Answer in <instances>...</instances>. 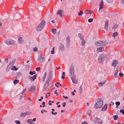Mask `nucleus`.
I'll return each mask as SVG.
<instances>
[{
    "label": "nucleus",
    "mask_w": 124,
    "mask_h": 124,
    "mask_svg": "<svg viewBox=\"0 0 124 124\" xmlns=\"http://www.w3.org/2000/svg\"><path fill=\"white\" fill-rule=\"evenodd\" d=\"M103 106V101L101 99L99 98L96 101L95 105H94V108H95V109H100Z\"/></svg>",
    "instance_id": "obj_1"
},
{
    "label": "nucleus",
    "mask_w": 124,
    "mask_h": 124,
    "mask_svg": "<svg viewBox=\"0 0 124 124\" xmlns=\"http://www.w3.org/2000/svg\"><path fill=\"white\" fill-rule=\"evenodd\" d=\"M45 24H46L45 20H42L37 26L36 31H41L43 30V28L45 26Z\"/></svg>",
    "instance_id": "obj_2"
},
{
    "label": "nucleus",
    "mask_w": 124,
    "mask_h": 124,
    "mask_svg": "<svg viewBox=\"0 0 124 124\" xmlns=\"http://www.w3.org/2000/svg\"><path fill=\"white\" fill-rule=\"evenodd\" d=\"M108 43L106 41H98L94 43V45L96 47H100V46L107 45Z\"/></svg>",
    "instance_id": "obj_3"
},
{
    "label": "nucleus",
    "mask_w": 124,
    "mask_h": 124,
    "mask_svg": "<svg viewBox=\"0 0 124 124\" xmlns=\"http://www.w3.org/2000/svg\"><path fill=\"white\" fill-rule=\"evenodd\" d=\"M50 79H51V76H48L46 79V83L44 86V91H46V90L49 89V86H50Z\"/></svg>",
    "instance_id": "obj_4"
},
{
    "label": "nucleus",
    "mask_w": 124,
    "mask_h": 124,
    "mask_svg": "<svg viewBox=\"0 0 124 124\" xmlns=\"http://www.w3.org/2000/svg\"><path fill=\"white\" fill-rule=\"evenodd\" d=\"M5 43L7 45H16V41L12 39H8L5 41Z\"/></svg>",
    "instance_id": "obj_5"
},
{
    "label": "nucleus",
    "mask_w": 124,
    "mask_h": 124,
    "mask_svg": "<svg viewBox=\"0 0 124 124\" xmlns=\"http://www.w3.org/2000/svg\"><path fill=\"white\" fill-rule=\"evenodd\" d=\"M105 60V55L103 54L100 55L98 58V62L99 63H103Z\"/></svg>",
    "instance_id": "obj_6"
},
{
    "label": "nucleus",
    "mask_w": 124,
    "mask_h": 124,
    "mask_svg": "<svg viewBox=\"0 0 124 124\" xmlns=\"http://www.w3.org/2000/svg\"><path fill=\"white\" fill-rule=\"evenodd\" d=\"M74 76H75V74H74V66L71 65L70 68V77H73Z\"/></svg>",
    "instance_id": "obj_7"
},
{
    "label": "nucleus",
    "mask_w": 124,
    "mask_h": 124,
    "mask_svg": "<svg viewBox=\"0 0 124 124\" xmlns=\"http://www.w3.org/2000/svg\"><path fill=\"white\" fill-rule=\"evenodd\" d=\"M78 36L81 40V45L82 46H84L85 44H86V41L85 40V39H84V36H83V35H82L81 33L78 34Z\"/></svg>",
    "instance_id": "obj_8"
},
{
    "label": "nucleus",
    "mask_w": 124,
    "mask_h": 124,
    "mask_svg": "<svg viewBox=\"0 0 124 124\" xmlns=\"http://www.w3.org/2000/svg\"><path fill=\"white\" fill-rule=\"evenodd\" d=\"M57 15H59L60 17L62 18V17H63V16L64 15V14H63V11L62 10H59L57 11Z\"/></svg>",
    "instance_id": "obj_9"
},
{
    "label": "nucleus",
    "mask_w": 124,
    "mask_h": 124,
    "mask_svg": "<svg viewBox=\"0 0 124 124\" xmlns=\"http://www.w3.org/2000/svg\"><path fill=\"white\" fill-rule=\"evenodd\" d=\"M71 78V80L74 84H77L78 83V81L77 80V79H76V76L71 77L70 78Z\"/></svg>",
    "instance_id": "obj_10"
},
{
    "label": "nucleus",
    "mask_w": 124,
    "mask_h": 124,
    "mask_svg": "<svg viewBox=\"0 0 124 124\" xmlns=\"http://www.w3.org/2000/svg\"><path fill=\"white\" fill-rule=\"evenodd\" d=\"M108 108V105L106 104L104 105V106L101 108V111L102 112H105V111H107V108Z\"/></svg>",
    "instance_id": "obj_11"
},
{
    "label": "nucleus",
    "mask_w": 124,
    "mask_h": 124,
    "mask_svg": "<svg viewBox=\"0 0 124 124\" xmlns=\"http://www.w3.org/2000/svg\"><path fill=\"white\" fill-rule=\"evenodd\" d=\"M36 90L35 86H31L28 89V91H30L31 93H34Z\"/></svg>",
    "instance_id": "obj_12"
},
{
    "label": "nucleus",
    "mask_w": 124,
    "mask_h": 124,
    "mask_svg": "<svg viewBox=\"0 0 124 124\" xmlns=\"http://www.w3.org/2000/svg\"><path fill=\"white\" fill-rule=\"evenodd\" d=\"M24 41H25V40H24V38H23V37H20L19 38H18V43L19 44H23V43H24Z\"/></svg>",
    "instance_id": "obj_13"
},
{
    "label": "nucleus",
    "mask_w": 124,
    "mask_h": 124,
    "mask_svg": "<svg viewBox=\"0 0 124 124\" xmlns=\"http://www.w3.org/2000/svg\"><path fill=\"white\" fill-rule=\"evenodd\" d=\"M118 34L119 33H118V32H114L111 35L112 39H116V37L118 36Z\"/></svg>",
    "instance_id": "obj_14"
},
{
    "label": "nucleus",
    "mask_w": 124,
    "mask_h": 124,
    "mask_svg": "<svg viewBox=\"0 0 124 124\" xmlns=\"http://www.w3.org/2000/svg\"><path fill=\"white\" fill-rule=\"evenodd\" d=\"M104 51V47L103 46L98 47L96 49V52L99 53V52H103Z\"/></svg>",
    "instance_id": "obj_15"
},
{
    "label": "nucleus",
    "mask_w": 124,
    "mask_h": 124,
    "mask_svg": "<svg viewBox=\"0 0 124 124\" xmlns=\"http://www.w3.org/2000/svg\"><path fill=\"white\" fill-rule=\"evenodd\" d=\"M38 62L41 63H42V62H45V59L42 57H40L38 58Z\"/></svg>",
    "instance_id": "obj_16"
},
{
    "label": "nucleus",
    "mask_w": 124,
    "mask_h": 124,
    "mask_svg": "<svg viewBox=\"0 0 124 124\" xmlns=\"http://www.w3.org/2000/svg\"><path fill=\"white\" fill-rule=\"evenodd\" d=\"M118 63H119V62H118V61L114 60L112 63V65L113 66V67H116Z\"/></svg>",
    "instance_id": "obj_17"
},
{
    "label": "nucleus",
    "mask_w": 124,
    "mask_h": 124,
    "mask_svg": "<svg viewBox=\"0 0 124 124\" xmlns=\"http://www.w3.org/2000/svg\"><path fill=\"white\" fill-rule=\"evenodd\" d=\"M109 26V21L108 20H107L105 21V29L106 31H107L108 30V27Z\"/></svg>",
    "instance_id": "obj_18"
},
{
    "label": "nucleus",
    "mask_w": 124,
    "mask_h": 124,
    "mask_svg": "<svg viewBox=\"0 0 124 124\" xmlns=\"http://www.w3.org/2000/svg\"><path fill=\"white\" fill-rule=\"evenodd\" d=\"M28 78L31 81H34V80L36 79V75H34L32 77H29Z\"/></svg>",
    "instance_id": "obj_19"
},
{
    "label": "nucleus",
    "mask_w": 124,
    "mask_h": 124,
    "mask_svg": "<svg viewBox=\"0 0 124 124\" xmlns=\"http://www.w3.org/2000/svg\"><path fill=\"white\" fill-rule=\"evenodd\" d=\"M103 1H101L99 3V10L103 9Z\"/></svg>",
    "instance_id": "obj_20"
},
{
    "label": "nucleus",
    "mask_w": 124,
    "mask_h": 124,
    "mask_svg": "<svg viewBox=\"0 0 124 124\" xmlns=\"http://www.w3.org/2000/svg\"><path fill=\"white\" fill-rule=\"evenodd\" d=\"M46 76H47V72H45L42 78L43 82H45V79L46 78Z\"/></svg>",
    "instance_id": "obj_21"
},
{
    "label": "nucleus",
    "mask_w": 124,
    "mask_h": 124,
    "mask_svg": "<svg viewBox=\"0 0 124 124\" xmlns=\"http://www.w3.org/2000/svg\"><path fill=\"white\" fill-rule=\"evenodd\" d=\"M85 14H90V15L92 14L93 11L86 10L84 12Z\"/></svg>",
    "instance_id": "obj_22"
},
{
    "label": "nucleus",
    "mask_w": 124,
    "mask_h": 124,
    "mask_svg": "<svg viewBox=\"0 0 124 124\" xmlns=\"http://www.w3.org/2000/svg\"><path fill=\"white\" fill-rule=\"evenodd\" d=\"M78 92L80 94H82V93H83V88L82 87V85L80 86Z\"/></svg>",
    "instance_id": "obj_23"
},
{
    "label": "nucleus",
    "mask_w": 124,
    "mask_h": 124,
    "mask_svg": "<svg viewBox=\"0 0 124 124\" xmlns=\"http://www.w3.org/2000/svg\"><path fill=\"white\" fill-rule=\"evenodd\" d=\"M105 83H106L105 81L104 82H100L98 83V87H103L104 85H105Z\"/></svg>",
    "instance_id": "obj_24"
},
{
    "label": "nucleus",
    "mask_w": 124,
    "mask_h": 124,
    "mask_svg": "<svg viewBox=\"0 0 124 124\" xmlns=\"http://www.w3.org/2000/svg\"><path fill=\"white\" fill-rule=\"evenodd\" d=\"M118 25L115 24L113 26L112 29L113 30V31H116V30H118Z\"/></svg>",
    "instance_id": "obj_25"
},
{
    "label": "nucleus",
    "mask_w": 124,
    "mask_h": 124,
    "mask_svg": "<svg viewBox=\"0 0 124 124\" xmlns=\"http://www.w3.org/2000/svg\"><path fill=\"white\" fill-rule=\"evenodd\" d=\"M60 49L62 50V51H63L64 50V46L62 44H61L60 46Z\"/></svg>",
    "instance_id": "obj_26"
},
{
    "label": "nucleus",
    "mask_w": 124,
    "mask_h": 124,
    "mask_svg": "<svg viewBox=\"0 0 124 124\" xmlns=\"http://www.w3.org/2000/svg\"><path fill=\"white\" fill-rule=\"evenodd\" d=\"M12 70L15 71H17V70H18V68L15 66H13L12 68H11Z\"/></svg>",
    "instance_id": "obj_27"
},
{
    "label": "nucleus",
    "mask_w": 124,
    "mask_h": 124,
    "mask_svg": "<svg viewBox=\"0 0 124 124\" xmlns=\"http://www.w3.org/2000/svg\"><path fill=\"white\" fill-rule=\"evenodd\" d=\"M118 73H119V69L115 70V71L114 72L115 77H117V76H118Z\"/></svg>",
    "instance_id": "obj_28"
},
{
    "label": "nucleus",
    "mask_w": 124,
    "mask_h": 124,
    "mask_svg": "<svg viewBox=\"0 0 124 124\" xmlns=\"http://www.w3.org/2000/svg\"><path fill=\"white\" fill-rule=\"evenodd\" d=\"M62 80H64V79H65V72H62Z\"/></svg>",
    "instance_id": "obj_29"
},
{
    "label": "nucleus",
    "mask_w": 124,
    "mask_h": 124,
    "mask_svg": "<svg viewBox=\"0 0 124 124\" xmlns=\"http://www.w3.org/2000/svg\"><path fill=\"white\" fill-rule=\"evenodd\" d=\"M55 86L57 88H60V87H62V84H61L60 82H57L56 84H55Z\"/></svg>",
    "instance_id": "obj_30"
},
{
    "label": "nucleus",
    "mask_w": 124,
    "mask_h": 124,
    "mask_svg": "<svg viewBox=\"0 0 124 124\" xmlns=\"http://www.w3.org/2000/svg\"><path fill=\"white\" fill-rule=\"evenodd\" d=\"M52 112H51V114L52 115H57V114H58V112H54V111H55V109L54 108H52Z\"/></svg>",
    "instance_id": "obj_31"
},
{
    "label": "nucleus",
    "mask_w": 124,
    "mask_h": 124,
    "mask_svg": "<svg viewBox=\"0 0 124 124\" xmlns=\"http://www.w3.org/2000/svg\"><path fill=\"white\" fill-rule=\"evenodd\" d=\"M26 123H27V124H32V120L31 119H28L26 121Z\"/></svg>",
    "instance_id": "obj_32"
},
{
    "label": "nucleus",
    "mask_w": 124,
    "mask_h": 124,
    "mask_svg": "<svg viewBox=\"0 0 124 124\" xmlns=\"http://www.w3.org/2000/svg\"><path fill=\"white\" fill-rule=\"evenodd\" d=\"M51 32H52V33H53L54 34H56L57 33V29H53L51 30Z\"/></svg>",
    "instance_id": "obj_33"
},
{
    "label": "nucleus",
    "mask_w": 124,
    "mask_h": 124,
    "mask_svg": "<svg viewBox=\"0 0 124 124\" xmlns=\"http://www.w3.org/2000/svg\"><path fill=\"white\" fill-rule=\"evenodd\" d=\"M66 41H67V43L70 42V37L69 36H67Z\"/></svg>",
    "instance_id": "obj_34"
},
{
    "label": "nucleus",
    "mask_w": 124,
    "mask_h": 124,
    "mask_svg": "<svg viewBox=\"0 0 124 124\" xmlns=\"http://www.w3.org/2000/svg\"><path fill=\"white\" fill-rule=\"evenodd\" d=\"M20 117L24 118V117H26V112H22L20 114Z\"/></svg>",
    "instance_id": "obj_35"
},
{
    "label": "nucleus",
    "mask_w": 124,
    "mask_h": 124,
    "mask_svg": "<svg viewBox=\"0 0 124 124\" xmlns=\"http://www.w3.org/2000/svg\"><path fill=\"white\" fill-rule=\"evenodd\" d=\"M84 14V12L82 11H80L78 13V16H82Z\"/></svg>",
    "instance_id": "obj_36"
},
{
    "label": "nucleus",
    "mask_w": 124,
    "mask_h": 124,
    "mask_svg": "<svg viewBox=\"0 0 124 124\" xmlns=\"http://www.w3.org/2000/svg\"><path fill=\"white\" fill-rule=\"evenodd\" d=\"M113 118H114V121H117L119 117L118 116V115H114L113 116Z\"/></svg>",
    "instance_id": "obj_37"
},
{
    "label": "nucleus",
    "mask_w": 124,
    "mask_h": 124,
    "mask_svg": "<svg viewBox=\"0 0 124 124\" xmlns=\"http://www.w3.org/2000/svg\"><path fill=\"white\" fill-rule=\"evenodd\" d=\"M96 122H97L98 124H101V121H100V119L98 118L96 119Z\"/></svg>",
    "instance_id": "obj_38"
},
{
    "label": "nucleus",
    "mask_w": 124,
    "mask_h": 124,
    "mask_svg": "<svg viewBox=\"0 0 124 124\" xmlns=\"http://www.w3.org/2000/svg\"><path fill=\"white\" fill-rule=\"evenodd\" d=\"M17 83H19V80L16 79L14 81V84L15 85H16V84H17Z\"/></svg>",
    "instance_id": "obj_39"
},
{
    "label": "nucleus",
    "mask_w": 124,
    "mask_h": 124,
    "mask_svg": "<svg viewBox=\"0 0 124 124\" xmlns=\"http://www.w3.org/2000/svg\"><path fill=\"white\" fill-rule=\"evenodd\" d=\"M107 2H108V3H111V2H113L114 1V0H106Z\"/></svg>",
    "instance_id": "obj_40"
},
{
    "label": "nucleus",
    "mask_w": 124,
    "mask_h": 124,
    "mask_svg": "<svg viewBox=\"0 0 124 124\" xmlns=\"http://www.w3.org/2000/svg\"><path fill=\"white\" fill-rule=\"evenodd\" d=\"M51 53L52 55H54V54H55V47H53L52 48V50L51 51Z\"/></svg>",
    "instance_id": "obj_41"
},
{
    "label": "nucleus",
    "mask_w": 124,
    "mask_h": 124,
    "mask_svg": "<svg viewBox=\"0 0 124 124\" xmlns=\"http://www.w3.org/2000/svg\"><path fill=\"white\" fill-rule=\"evenodd\" d=\"M30 75H34V74H35V71H30Z\"/></svg>",
    "instance_id": "obj_42"
},
{
    "label": "nucleus",
    "mask_w": 124,
    "mask_h": 124,
    "mask_svg": "<svg viewBox=\"0 0 124 124\" xmlns=\"http://www.w3.org/2000/svg\"><path fill=\"white\" fill-rule=\"evenodd\" d=\"M87 115H88V116H90L91 115H92V112L91 111V110H88L87 112Z\"/></svg>",
    "instance_id": "obj_43"
},
{
    "label": "nucleus",
    "mask_w": 124,
    "mask_h": 124,
    "mask_svg": "<svg viewBox=\"0 0 124 124\" xmlns=\"http://www.w3.org/2000/svg\"><path fill=\"white\" fill-rule=\"evenodd\" d=\"M93 18H90L88 19L89 23H93Z\"/></svg>",
    "instance_id": "obj_44"
},
{
    "label": "nucleus",
    "mask_w": 124,
    "mask_h": 124,
    "mask_svg": "<svg viewBox=\"0 0 124 124\" xmlns=\"http://www.w3.org/2000/svg\"><path fill=\"white\" fill-rule=\"evenodd\" d=\"M115 104L116 106H120V105H121V103L120 102H117L115 103Z\"/></svg>",
    "instance_id": "obj_45"
},
{
    "label": "nucleus",
    "mask_w": 124,
    "mask_h": 124,
    "mask_svg": "<svg viewBox=\"0 0 124 124\" xmlns=\"http://www.w3.org/2000/svg\"><path fill=\"white\" fill-rule=\"evenodd\" d=\"M120 113H121L122 114H123V115H124V109H122L120 110Z\"/></svg>",
    "instance_id": "obj_46"
},
{
    "label": "nucleus",
    "mask_w": 124,
    "mask_h": 124,
    "mask_svg": "<svg viewBox=\"0 0 124 124\" xmlns=\"http://www.w3.org/2000/svg\"><path fill=\"white\" fill-rule=\"evenodd\" d=\"M38 50V48H37V47H35L33 48V51L34 52H36Z\"/></svg>",
    "instance_id": "obj_47"
},
{
    "label": "nucleus",
    "mask_w": 124,
    "mask_h": 124,
    "mask_svg": "<svg viewBox=\"0 0 124 124\" xmlns=\"http://www.w3.org/2000/svg\"><path fill=\"white\" fill-rule=\"evenodd\" d=\"M25 114H26V115H31V112H29V111H26V112H25Z\"/></svg>",
    "instance_id": "obj_48"
},
{
    "label": "nucleus",
    "mask_w": 124,
    "mask_h": 124,
    "mask_svg": "<svg viewBox=\"0 0 124 124\" xmlns=\"http://www.w3.org/2000/svg\"><path fill=\"white\" fill-rule=\"evenodd\" d=\"M41 69V68L40 67H38L36 68V71H39Z\"/></svg>",
    "instance_id": "obj_49"
},
{
    "label": "nucleus",
    "mask_w": 124,
    "mask_h": 124,
    "mask_svg": "<svg viewBox=\"0 0 124 124\" xmlns=\"http://www.w3.org/2000/svg\"><path fill=\"white\" fill-rule=\"evenodd\" d=\"M15 123H16V124H21V122L19 121L16 120Z\"/></svg>",
    "instance_id": "obj_50"
},
{
    "label": "nucleus",
    "mask_w": 124,
    "mask_h": 124,
    "mask_svg": "<svg viewBox=\"0 0 124 124\" xmlns=\"http://www.w3.org/2000/svg\"><path fill=\"white\" fill-rule=\"evenodd\" d=\"M120 77H124V74L122 73H120L119 74Z\"/></svg>",
    "instance_id": "obj_51"
},
{
    "label": "nucleus",
    "mask_w": 124,
    "mask_h": 124,
    "mask_svg": "<svg viewBox=\"0 0 124 124\" xmlns=\"http://www.w3.org/2000/svg\"><path fill=\"white\" fill-rule=\"evenodd\" d=\"M13 64H14V63L13 62L12 63V62H10L7 67H8L9 65H13Z\"/></svg>",
    "instance_id": "obj_52"
},
{
    "label": "nucleus",
    "mask_w": 124,
    "mask_h": 124,
    "mask_svg": "<svg viewBox=\"0 0 124 124\" xmlns=\"http://www.w3.org/2000/svg\"><path fill=\"white\" fill-rule=\"evenodd\" d=\"M62 97H63V98H65V99H68V97L65 96V95H63V96H62Z\"/></svg>",
    "instance_id": "obj_53"
},
{
    "label": "nucleus",
    "mask_w": 124,
    "mask_h": 124,
    "mask_svg": "<svg viewBox=\"0 0 124 124\" xmlns=\"http://www.w3.org/2000/svg\"><path fill=\"white\" fill-rule=\"evenodd\" d=\"M114 104H115V102H111L110 104H109V106H111L112 105H114Z\"/></svg>",
    "instance_id": "obj_54"
},
{
    "label": "nucleus",
    "mask_w": 124,
    "mask_h": 124,
    "mask_svg": "<svg viewBox=\"0 0 124 124\" xmlns=\"http://www.w3.org/2000/svg\"><path fill=\"white\" fill-rule=\"evenodd\" d=\"M66 104V102H64V103H62V106L63 107H65V105Z\"/></svg>",
    "instance_id": "obj_55"
},
{
    "label": "nucleus",
    "mask_w": 124,
    "mask_h": 124,
    "mask_svg": "<svg viewBox=\"0 0 124 124\" xmlns=\"http://www.w3.org/2000/svg\"><path fill=\"white\" fill-rule=\"evenodd\" d=\"M5 62L6 63H8V58L5 59Z\"/></svg>",
    "instance_id": "obj_56"
},
{
    "label": "nucleus",
    "mask_w": 124,
    "mask_h": 124,
    "mask_svg": "<svg viewBox=\"0 0 124 124\" xmlns=\"http://www.w3.org/2000/svg\"><path fill=\"white\" fill-rule=\"evenodd\" d=\"M57 92V90H56L54 92V93L55 94H56V95H59V94H58V92Z\"/></svg>",
    "instance_id": "obj_57"
},
{
    "label": "nucleus",
    "mask_w": 124,
    "mask_h": 124,
    "mask_svg": "<svg viewBox=\"0 0 124 124\" xmlns=\"http://www.w3.org/2000/svg\"><path fill=\"white\" fill-rule=\"evenodd\" d=\"M43 107H45V102H43L42 103Z\"/></svg>",
    "instance_id": "obj_58"
},
{
    "label": "nucleus",
    "mask_w": 124,
    "mask_h": 124,
    "mask_svg": "<svg viewBox=\"0 0 124 124\" xmlns=\"http://www.w3.org/2000/svg\"><path fill=\"white\" fill-rule=\"evenodd\" d=\"M21 73L20 72H19L17 74V76H20V75H21Z\"/></svg>",
    "instance_id": "obj_59"
},
{
    "label": "nucleus",
    "mask_w": 124,
    "mask_h": 124,
    "mask_svg": "<svg viewBox=\"0 0 124 124\" xmlns=\"http://www.w3.org/2000/svg\"><path fill=\"white\" fill-rule=\"evenodd\" d=\"M81 124H88V123H87V122H82V123H81Z\"/></svg>",
    "instance_id": "obj_60"
},
{
    "label": "nucleus",
    "mask_w": 124,
    "mask_h": 124,
    "mask_svg": "<svg viewBox=\"0 0 124 124\" xmlns=\"http://www.w3.org/2000/svg\"><path fill=\"white\" fill-rule=\"evenodd\" d=\"M48 104H49V105H50V106H51V105H52V103H51V101H50V100L49 101Z\"/></svg>",
    "instance_id": "obj_61"
},
{
    "label": "nucleus",
    "mask_w": 124,
    "mask_h": 124,
    "mask_svg": "<svg viewBox=\"0 0 124 124\" xmlns=\"http://www.w3.org/2000/svg\"><path fill=\"white\" fill-rule=\"evenodd\" d=\"M65 111L64 110H61V113H64Z\"/></svg>",
    "instance_id": "obj_62"
},
{
    "label": "nucleus",
    "mask_w": 124,
    "mask_h": 124,
    "mask_svg": "<svg viewBox=\"0 0 124 124\" xmlns=\"http://www.w3.org/2000/svg\"><path fill=\"white\" fill-rule=\"evenodd\" d=\"M41 113L42 114H44V109H42V110H41Z\"/></svg>",
    "instance_id": "obj_63"
},
{
    "label": "nucleus",
    "mask_w": 124,
    "mask_h": 124,
    "mask_svg": "<svg viewBox=\"0 0 124 124\" xmlns=\"http://www.w3.org/2000/svg\"><path fill=\"white\" fill-rule=\"evenodd\" d=\"M71 93L72 95H75V93H74V92H72Z\"/></svg>",
    "instance_id": "obj_64"
}]
</instances>
